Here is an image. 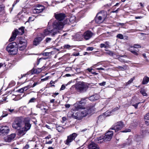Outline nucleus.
Segmentation results:
<instances>
[{"label":"nucleus","mask_w":149,"mask_h":149,"mask_svg":"<svg viewBox=\"0 0 149 149\" xmlns=\"http://www.w3.org/2000/svg\"><path fill=\"white\" fill-rule=\"evenodd\" d=\"M53 29L49 30L47 29V35L48 34L52 37L54 36L59 32V30L62 29L64 27L63 22L61 21L55 20L53 23Z\"/></svg>","instance_id":"obj_1"},{"label":"nucleus","mask_w":149,"mask_h":149,"mask_svg":"<svg viewBox=\"0 0 149 149\" xmlns=\"http://www.w3.org/2000/svg\"><path fill=\"white\" fill-rule=\"evenodd\" d=\"M88 88L87 84L83 81L79 82L75 84L76 90L80 93L86 92Z\"/></svg>","instance_id":"obj_2"},{"label":"nucleus","mask_w":149,"mask_h":149,"mask_svg":"<svg viewBox=\"0 0 149 149\" xmlns=\"http://www.w3.org/2000/svg\"><path fill=\"white\" fill-rule=\"evenodd\" d=\"M17 44L15 42H12L6 47L7 51L10 54L14 55L17 53V49L16 47Z\"/></svg>","instance_id":"obj_3"},{"label":"nucleus","mask_w":149,"mask_h":149,"mask_svg":"<svg viewBox=\"0 0 149 149\" xmlns=\"http://www.w3.org/2000/svg\"><path fill=\"white\" fill-rule=\"evenodd\" d=\"M107 16L106 12H101L97 14L95 18V22L97 23H100L103 22Z\"/></svg>","instance_id":"obj_4"},{"label":"nucleus","mask_w":149,"mask_h":149,"mask_svg":"<svg viewBox=\"0 0 149 149\" xmlns=\"http://www.w3.org/2000/svg\"><path fill=\"white\" fill-rule=\"evenodd\" d=\"M24 33V28L22 27L19 29V31L17 29L15 30L12 33V36L9 39V42H12L15 40L17 35H22Z\"/></svg>","instance_id":"obj_5"},{"label":"nucleus","mask_w":149,"mask_h":149,"mask_svg":"<svg viewBox=\"0 0 149 149\" xmlns=\"http://www.w3.org/2000/svg\"><path fill=\"white\" fill-rule=\"evenodd\" d=\"M124 126L123 122L121 121L118 122L113 125L110 129L114 130L117 132L121 130Z\"/></svg>","instance_id":"obj_6"},{"label":"nucleus","mask_w":149,"mask_h":149,"mask_svg":"<svg viewBox=\"0 0 149 149\" xmlns=\"http://www.w3.org/2000/svg\"><path fill=\"white\" fill-rule=\"evenodd\" d=\"M77 136V134L75 133H74L68 136L67 139L64 141L65 143L67 145L70 146V143L75 139Z\"/></svg>","instance_id":"obj_7"},{"label":"nucleus","mask_w":149,"mask_h":149,"mask_svg":"<svg viewBox=\"0 0 149 149\" xmlns=\"http://www.w3.org/2000/svg\"><path fill=\"white\" fill-rule=\"evenodd\" d=\"M22 120L19 118H15L12 124V127L15 129H19L21 127Z\"/></svg>","instance_id":"obj_8"},{"label":"nucleus","mask_w":149,"mask_h":149,"mask_svg":"<svg viewBox=\"0 0 149 149\" xmlns=\"http://www.w3.org/2000/svg\"><path fill=\"white\" fill-rule=\"evenodd\" d=\"M54 16L56 19L58 21L63 20L66 17V15L63 13H56L54 14Z\"/></svg>","instance_id":"obj_9"},{"label":"nucleus","mask_w":149,"mask_h":149,"mask_svg":"<svg viewBox=\"0 0 149 149\" xmlns=\"http://www.w3.org/2000/svg\"><path fill=\"white\" fill-rule=\"evenodd\" d=\"M35 7L33 10L34 13H39L42 12L45 9V7L40 5H36L34 6Z\"/></svg>","instance_id":"obj_10"},{"label":"nucleus","mask_w":149,"mask_h":149,"mask_svg":"<svg viewBox=\"0 0 149 149\" xmlns=\"http://www.w3.org/2000/svg\"><path fill=\"white\" fill-rule=\"evenodd\" d=\"M10 131L9 127L7 126H1L0 127V134L3 135L7 134Z\"/></svg>","instance_id":"obj_11"},{"label":"nucleus","mask_w":149,"mask_h":149,"mask_svg":"<svg viewBox=\"0 0 149 149\" xmlns=\"http://www.w3.org/2000/svg\"><path fill=\"white\" fill-rule=\"evenodd\" d=\"M93 33L91 31L88 30L83 34V38L86 40H88L93 36Z\"/></svg>","instance_id":"obj_12"},{"label":"nucleus","mask_w":149,"mask_h":149,"mask_svg":"<svg viewBox=\"0 0 149 149\" xmlns=\"http://www.w3.org/2000/svg\"><path fill=\"white\" fill-rule=\"evenodd\" d=\"M88 149H100L98 145L93 141H90L88 146Z\"/></svg>","instance_id":"obj_13"},{"label":"nucleus","mask_w":149,"mask_h":149,"mask_svg":"<svg viewBox=\"0 0 149 149\" xmlns=\"http://www.w3.org/2000/svg\"><path fill=\"white\" fill-rule=\"evenodd\" d=\"M92 108H88L81 111L83 117H85L88 115L91 114L92 112Z\"/></svg>","instance_id":"obj_14"},{"label":"nucleus","mask_w":149,"mask_h":149,"mask_svg":"<svg viewBox=\"0 0 149 149\" xmlns=\"http://www.w3.org/2000/svg\"><path fill=\"white\" fill-rule=\"evenodd\" d=\"M113 134V131L111 130L108 131V132L105 134V135L104 138L107 141H110L112 137Z\"/></svg>","instance_id":"obj_15"},{"label":"nucleus","mask_w":149,"mask_h":149,"mask_svg":"<svg viewBox=\"0 0 149 149\" xmlns=\"http://www.w3.org/2000/svg\"><path fill=\"white\" fill-rule=\"evenodd\" d=\"M16 134L13 133L8 135L6 137L4 138V141L6 142H11L15 137Z\"/></svg>","instance_id":"obj_16"},{"label":"nucleus","mask_w":149,"mask_h":149,"mask_svg":"<svg viewBox=\"0 0 149 149\" xmlns=\"http://www.w3.org/2000/svg\"><path fill=\"white\" fill-rule=\"evenodd\" d=\"M45 67H43L41 68H38L37 69L33 68L31 71V74H38L40 73L42 70H43Z\"/></svg>","instance_id":"obj_17"},{"label":"nucleus","mask_w":149,"mask_h":149,"mask_svg":"<svg viewBox=\"0 0 149 149\" xmlns=\"http://www.w3.org/2000/svg\"><path fill=\"white\" fill-rule=\"evenodd\" d=\"M74 118L78 120H81L83 117L81 111H79L76 113L74 116Z\"/></svg>","instance_id":"obj_18"},{"label":"nucleus","mask_w":149,"mask_h":149,"mask_svg":"<svg viewBox=\"0 0 149 149\" xmlns=\"http://www.w3.org/2000/svg\"><path fill=\"white\" fill-rule=\"evenodd\" d=\"M42 40V37H37L34 39L33 41V44L34 45L36 46L38 45Z\"/></svg>","instance_id":"obj_19"},{"label":"nucleus","mask_w":149,"mask_h":149,"mask_svg":"<svg viewBox=\"0 0 149 149\" xmlns=\"http://www.w3.org/2000/svg\"><path fill=\"white\" fill-rule=\"evenodd\" d=\"M26 132L24 127L20 128L18 131V134L20 136H23L26 133Z\"/></svg>","instance_id":"obj_20"},{"label":"nucleus","mask_w":149,"mask_h":149,"mask_svg":"<svg viewBox=\"0 0 149 149\" xmlns=\"http://www.w3.org/2000/svg\"><path fill=\"white\" fill-rule=\"evenodd\" d=\"M98 95L96 94L90 96L88 98V99L91 101H93L97 100L98 99Z\"/></svg>","instance_id":"obj_21"},{"label":"nucleus","mask_w":149,"mask_h":149,"mask_svg":"<svg viewBox=\"0 0 149 149\" xmlns=\"http://www.w3.org/2000/svg\"><path fill=\"white\" fill-rule=\"evenodd\" d=\"M82 104H80L79 102V104H75L74 106L75 109L77 110H78L81 109H83V106L82 105Z\"/></svg>","instance_id":"obj_22"},{"label":"nucleus","mask_w":149,"mask_h":149,"mask_svg":"<svg viewBox=\"0 0 149 149\" xmlns=\"http://www.w3.org/2000/svg\"><path fill=\"white\" fill-rule=\"evenodd\" d=\"M149 81V77L145 76L143 78L142 84H147Z\"/></svg>","instance_id":"obj_23"},{"label":"nucleus","mask_w":149,"mask_h":149,"mask_svg":"<svg viewBox=\"0 0 149 149\" xmlns=\"http://www.w3.org/2000/svg\"><path fill=\"white\" fill-rule=\"evenodd\" d=\"M31 126V125L30 123L28 122L26 123H25L24 128L27 131L30 128Z\"/></svg>","instance_id":"obj_24"},{"label":"nucleus","mask_w":149,"mask_h":149,"mask_svg":"<svg viewBox=\"0 0 149 149\" xmlns=\"http://www.w3.org/2000/svg\"><path fill=\"white\" fill-rule=\"evenodd\" d=\"M145 119L146 120L145 123L147 125H149V111L144 116Z\"/></svg>","instance_id":"obj_25"},{"label":"nucleus","mask_w":149,"mask_h":149,"mask_svg":"<svg viewBox=\"0 0 149 149\" xmlns=\"http://www.w3.org/2000/svg\"><path fill=\"white\" fill-rule=\"evenodd\" d=\"M105 118V117L104 115L103 114L100 115L98 117L97 122H102L103 120H104Z\"/></svg>","instance_id":"obj_26"},{"label":"nucleus","mask_w":149,"mask_h":149,"mask_svg":"<svg viewBox=\"0 0 149 149\" xmlns=\"http://www.w3.org/2000/svg\"><path fill=\"white\" fill-rule=\"evenodd\" d=\"M74 47L73 45H70L68 44H66L64 45L63 47L65 49H72Z\"/></svg>","instance_id":"obj_27"},{"label":"nucleus","mask_w":149,"mask_h":149,"mask_svg":"<svg viewBox=\"0 0 149 149\" xmlns=\"http://www.w3.org/2000/svg\"><path fill=\"white\" fill-rule=\"evenodd\" d=\"M76 38L77 40H81L83 38V35L79 34H77L75 35Z\"/></svg>","instance_id":"obj_28"},{"label":"nucleus","mask_w":149,"mask_h":149,"mask_svg":"<svg viewBox=\"0 0 149 149\" xmlns=\"http://www.w3.org/2000/svg\"><path fill=\"white\" fill-rule=\"evenodd\" d=\"M56 130L59 132H63L64 130V129L61 126H56Z\"/></svg>","instance_id":"obj_29"},{"label":"nucleus","mask_w":149,"mask_h":149,"mask_svg":"<svg viewBox=\"0 0 149 149\" xmlns=\"http://www.w3.org/2000/svg\"><path fill=\"white\" fill-rule=\"evenodd\" d=\"M117 68L119 69H120L121 70H125L127 69V66L126 65H125L122 66H118Z\"/></svg>","instance_id":"obj_30"},{"label":"nucleus","mask_w":149,"mask_h":149,"mask_svg":"<svg viewBox=\"0 0 149 149\" xmlns=\"http://www.w3.org/2000/svg\"><path fill=\"white\" fill-rule=\"evenodd\" d=\"M105 51H106V53L110 56H113L114 54L112 51L107 49H105Z\"/></svg>","instance_id":"obj_31"},{"label":"nucleus","mask_w":149,"mask_h":149,"mask_svg":"<svg viewBox=\"0 0 149 149\" xmlns=\"http://www.w3.org/2000/svg\"><path fill=\"white\" fill-rule=\"evenodd\" d=\"M70 22V24L74 23L75 20V17L73 16L71 17L70 19H69Z\"/></svg>","instance_id":"obj_32"},{"label":"nucleus","mask_w":149,"mask_h":149,"mask_svg":"<svg viewBox=\"0 0 149 149\" xmlns=\"http://www.w3.org/2000/svg\"><path fill=\"white\" fill-rule=\"evenodd\" d=\"M129 50L133 54L136 55V56H138V53H137V52L136 50H133L132 49H129Z\"/></svg>","instance_id":"obj_33"},{"label":"nucleus","mask_w":149,"mask_h":149,"mask_svg":"<svg viewBox=\"0 0 149 149\" xmlns=\"http://www.w3.org/2000/svg\"><path fill=\"white\" fill-rule=\"evenodd\" d=\"M111 113H112V112L111 111H107L104 113L103 114L104 115L105 117H106L107 116L111 115Z\"/></svg>","instance_id":"obj_34"},{"label":"nucleus","mask_w":149,"mask_h":149,"mask_svg":"<svg viewBox=\"0 0 149 149\" xmlns=\"http://www.w3.org/2000/svg\"><path fill=\"white\" fill-rule=\"evenodd\" d=\"M63 26L65 24H70V21L69 20V19H65L63 22Z\"/></svg>","instance_id":"obj_35"},{"label":"nucleus","mask_w":149,"mask_h":149,"mask_svg":"<svg viewBox=\"0 0 149 149\" xmlns=\"http://www.w3.org/2000/svg\"><path fill=\"white\" fill-rule=\"evenodd\" d=\"M131 48L134 47L135 48H140L141 47V46L139 44H134L133 45V46H131Z\"/></svg>","instance_id":"obj_36"},{"label":"nucleus","mask_w":149,"mask_h":149,"mask_svg":"<svg viewBox=\"0 0 149 149\" xmlns=\"http://www.w3.org/2000/svg\"><path fill=\"white\" fill-rule=\"evenodd\" d=\"M141 93L144 96H147V94L146 93L144 89H142L140 90Z\"/></svg>","instance_id":"obj_37"},{"label":"nucleus","mask_w":149,"mask_h":149,"mask_svg":"<svg viewBox=\"0 0 149 149\" xmlns=\"http://www.w3.org/2000/svg\"><path fill=\"white\" fill-rule=\"evenodd\" d=\"M100 48H104L106 49H108L107 46H106L104 43H101L100 45Z\"/></svg>","instance_id":"obj_38"},{"label":"nucleus","mask_w":149,"mask_h":149,"mask_svg":"<svg viewBox=\"0 0 149 149\" xmlns=\"http://www.w3.org/2000/svg\"><path fill=\"white\" fill-rule=\"evenodd\" d=\"M116 37L120 39H123V35L121 34H118L116 36Z\"/></svg>","instance_id":"obj_39"},{"label":"nucleus","mask_w":149,"mask_h":149,"mask_svg":"<svg viewBox=\"0 0 149 149\" xmlns=\"http://www.w3.org/2000/svg\"><path fill=\"white\" fill-rule=\"evenodd\" d=\"M127 142L125 143V145H129L131 144L132 143V141L131 139H127Z\"/></svg>","instance_id":"obj_40"},{"label":"nucleus","mask_w":149,"mask_h":149,"mask_svg":"<svg viewBox=\"0 0 149 149\" xmlns=\"http://www.w3.org/2000/svg\"><path fill=\"white\" fill-rule=\"evenodd\" d=\"M134 80L133 78H131L129 81L126 83V86H127L131 83Z\"/></svg>","instance_id":"obj_41"},{"label":"nucleus","mask_w":149,"mask_h":149,"mask_svg":"<svg viewBox=\"0 0 149 149\" xmlns=\"http://www.w3.org/2000/svg\"><path fill=\"white\" fill-rule=\"evenodd\" d=\"M8 113H7L6 111H3V114L1 116V117H0V118L1 117L3 118L4 117L6 116H7L8 115Z\"/></svg>","instance_id":"obj_42"},{"label":"nucleus","mask_w":149,"mask_h":149,"mask_svg":"<svg viewBox=\"0 0 149 149\" xmlns=\"http://www.w3.org/2000/svg\"><path fill=\"white\" fill-rule=\"evenodd\" d=\"M88 99L87 98H82L81 99V100L79 102L80 104H84L86 102V99Z\"/></svg>","instance_id":"obj_43"},{"label":"nucleus","mask_w":149,"mask_h":149,"mask_svg":"<svg viewBox=\"0 0 149 149\" xmlns=\"http://www.w3.org/2000/svg\"><path fill=\"white\" fill-rule=\"evenodd\" d=\"M46 35H47V30H46V29H45L44 30V31L43 32V33L41 34V36L42 37H43V38H44L45 36H46Z\"/></svg>","instance_id":"obj_44"},{"label":"nucleus","mask_w":149,"mask_h":149,"mask_svg":"<svg viewBox=\"0 0 149 149\" xmlns=\"http://www.w3.org/2000/svg\"><path fill=\"white\" fill-rule=\"evenodd\" d=\"M46 58H43L42 57L41 58H40L38 61L37 65H38L39 64V63L40 61H41L42 60H46Z\"/></svg>","instance_id":"obj_45"},{"label":"nucleus","mask_w":149,"mask_h":149,"mask_svg":"<svg viewBox=\"0 0 149 149\" xmlns=\"http://www.w3.org/2000/svg\"><path fill=\"white\" fill-rule=\"evenodd\" d=\"M31 87V86L30 85H27V86H25L24 87H23V89L24 90L26 91L28 89L30 88Z\"/></svg>","instance_id":"obj_46"},{"label":"nucleus","mask_w":149,"mask_h":149,"mask_svg":"<svg viewBox=\"0 0 149 149\" xmlns=\"http://www.w3.org/2000/svg\"><path fill=\"white\" fill-rule=\"evenodd\" d=\"M131 130L130 129L126 128L124 130L121 131V132H129L131 131Z\"/></svg>","instance_id":"obj_47"},{"label":"nucleus","mask_w":149,"mask_h":149,"mask_svg":"<svg viewBox=\"0 0 149 149\" xmlns=\"http://www.w3.org/2000/svg\"><path fill=\"white\" fill-rule=\"evenodd\" d=\"M26 47V45H23V46H19V49L20 50H23Z\"/></svg>","instance_id":"obj_48"},{"label":"nucleus","mask_w":149,"mask_h":149,"mask_svg":"<svg viewBox=\"0 0 149 149\" xmlns=\"http://www.w3.org/2000/svg\"><path fill=\"white\" fill-rule=\"evenodd\" d=\"M36 99L35 98L33 97L31 98L29 101V103L33 102H34L35 101Z\"/></svg>","instance_id":"obj_49"},{"label":"nucleus","mask_w":149,"mask_h":149,"mask_svg":"<svg viewBox=\"0 0 149 149\" xmlns=\"http://www.w3.org/2000/svg\"><path fill=\"white\" fill-rule=\"evenodd\" d=\"M94 48L93 47H88L87 48V51H92L93 50Z\"/></svg>","instance_id":"obj_50"},{"label":"nucleus","mask_w":149,"mask_h":149,"mask_svg":"<svg viewBox=\"0 0 149 149\" xmlns=\"http://www.w3.org/2000/svg\"><path fill=\"white\" fill-rule=\"evenodd\" d=\"M7 110L9 111L10 113H13L14 112V109H11L8 108L7 109Z\"/></svg>","instance_id":"obj_51"},{"label":"nucleus","mask_w":149,"mask_h":149,"mask_svg":"<svg viewBox=\"0 0 149 149\" xmlns=\"http://www.w3.org/2000/svg\"><path fill=\"white\" fill-rule=\"evenodd\" d=\"M104 44H105L106 46H107L108 48L109 47V42L106 41L105 42Z\"/></svg>","instance_id":"obj_52"},{"label":"nucleus","mask_w":149,"mask_h":149,"mask_svg":"<svg viewBox=\"0 0 149 149\" xmlns=\"http://www.w3.org/2000/svg\"><path fill=\"white\" fill-rule=\"evenodd\" d=\"M140 103V102H138L137 103H136L135 104H132V106L134 107L136 109L138 105V104Z\"/></svg>","instance_id":"obj_53"},{"label":"nucleus","mask_w":149,"mask_h":149,"mask_svg":"<svg viewBox=\"0 0 149 149\" xmlns=\"http://www.w3.org/2000/svg\"><path fill=\"white\" fill-rule=\"evenodd\" d=\"M41 110L42 112L44 113H45L47 111V109H46L45 108L43 107V108H42L41 109Z\"/></svg>","instance_id":"obj_54"},{"label":"nucleus","mask_w":149,"mask_h":149,"mask_svg":"<svg viewBox=\"0 0 149 149\" xmlns=\"http://www.w3.org/2000/svg\"><path fill=\"white\" fill-rule=\"evenodd\" d=\"M39 84V83L38 82H35L33 84V85L32 86H31V87H33V88L34 87H35V86H36L37 85Z\"/></svg>","instance_id":"obj_55"},{"label":"nucleus","mask_w":149,"mask_h":149,"mask_svg":"<svg viewBox=\"0 0 149 149\" xmlns=\"http://www.w3.org/2000/svg\"><path fill=\"white\" fill-rule=\"evenodd\" d=\"M119 108L118 107H116L115 108H114L112 110L111 112H113L115 111H116L118 110V109H119Z\"/></svg>","instance_id":"obj_56"},{"label":"nucleus","mask_w":149,"mask_h":149,"mask_svg":"<svg viewBox=\"0 0 149 149\" xmlns=\"http://www.w3.org/2000/svg\"><path fill=\"white\" fill-rule=\"evenodd\" d=\"M106 82L105 81H103V82L100 83L99 84L101 86H104L106 84Z\"/></svg>","instance_id":"obj_57"},{"label":"nucleus","mask_w":149,"mask_h":149,"mask_svg":"<svg viewBox=\"0 0 149 149\" xmlns=\"http://www.w3.org/2000/svg\"><path fill=\"white\" fill-rule=\"evenodd\" d=\"M4 7L2 6H0V11H2L4 10Z\"/></svg>","instance_id":"obj_58"},{"label":"nucleus","mask_w":149,"mask_h":149,"mask_svg":"<svg viewBox=\"0 0 149 149\" xmlns=\"http://www.w3.org/2000/svg\"><path fill=\"white\" fill-rule=\"evenodd\" d=\"M53 141V139H51L50 141H47V144H51L52 143V142Z\"/></svg>","instance_id":"obj_59"},{"label":"nucleus","mask_w":149,"mask_h":149,"mask_svg":"<svg viewBox=\"0 0 149 149\" xmlns=\"http://www.w3.org/2000/svg\"><path fill=\"white\" fill-rule=\"evenodd\" d=\"M65 86L64 84H63L62 85L61 87L60 88V90H61V91L63 90H64L65 89Z\"/></svg>","instance_id":"obj_60"},{"label":"nucleus","mask_w":149,"mask_h":149,"mask_svg":"<svg viewBox=\"0 0 149 149\" xmlns=\"http://www.w3.org/2000/svg\"><path fill=\"white\" fill-rule=\"evenodd\" d=\"M24 90L23 89V88H22L21 89H19L18 90V92L21 93H23L24 92Z\"/></svg>","instance_id":"obj_61"},{"label":"nucleus","mask_w":149,"mask_h":149,"mask_svg":"<svg viewBox=\"0 0 149 149\" xmlns=\"http://www.w3.org/2000/svg\"><path fill=\"white\" fill-rule=\"evenodd\" d=\"M141 131L142 132V135H145L146 134V133L147 132V131L146 130H144L143 129L142 130H141Z\"/></svg>","instance_id":"obj_62"},{"label":"nucleus","mask_w":149,"mask_h":149,"mask_svg":"<svg viewBox=\"0 0 149 149\" xmlns=\"http://www.w3.org/2000/svg\"><path fill=\"white\" fill-rule=\"evenodd\" d=\"M119 61L121 62H124L127 63V61H125V60L122 59L121 58V57L119 58Z\"/></svg>","instance_id":"obj_63"},{"label":"nucleus","mask_w":149,"mask_h":149,"mask_svg":"<svg viewBox=\"0 0 149 149\" xmlns=\"http://www.w3.org/2000/svg\"><path fill=\"white\" fill-rule=\"evenodd\" d=\"M29 147L28 145H26L23 148V149H28Z\"/></svg>","instance_id":"obj_64"}]
</instances>
